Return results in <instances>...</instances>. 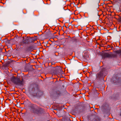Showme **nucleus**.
<instances>
[{"mask_svg":"<svg viewBox=\"0 0 121 121\" xmlns=\"http://www.w3.org/2000/svg\"><path fill=\"white\" fill-rule=\"evenodd\" d=\"M33 50L32 48L31 47H29L28 48L26 49L27 52H29L30 51H31Z\"/></svg>","mask_w":121,"mask_h":121,"instance_id":"obj_7","label":"nucleus"},{"mask_svg":"<svg viewBox=\"0 0 121 121\" xmlns=\"http://www.w3.org/2000/svg\"><path fill=\"white\" fill-rule=\"evenodd\" d=\"M115 52L117 54L120 55H121V49L116 51H115Z\"/></svg>","mask_w":121,"mask_h":121,"instance_id":"obj_6","label":"nucleus"},{"mask_svg":"<svg viewBox=\"0 0 121 121\" xmlns=\"http://www.w3.org/2000/svg\"><path fill=\"white\" fill-rule=\"evenodd\" d=\"M11 81L13 83L17 85H22L23 83L22 79L21 80L19 78L12 76L11 79Z\"/></svg>","mask_w":121,"mask_h":121,"instance_id":"obj_2","label":"nucleus"},{"mask_svg":"<svg viewBox=\"0 0 121 121\" xmlns=\"http://www.w3.org/2000/svg\"><path fill=\"white\" fill-rule=\"evenodd\" d=\"M59 69L57 67H52L51 68V71L54 74H57L58 73Z\"/></svg>","mask_w":121,"mask_h":121,"instance_id":"obj_4","label":"nucleus"},{"mask_svg":"<svg viewBox=\"0 0 121 121\" xmlns=\"http://www.w3.org/2000/svg\"><path fill=\"white\" fill-rule=\"evenodd\" d=\"M120 116H121V113L120 114Z\"/></svg>","mask_w":121,"mask_h":121,"instance_id":"obj_10","label":"nucleus"},{"mask_svg":"<svg viewBox=\"0 0 121 121\" xmlns=\"http://www.w3.org/2000/svg\"><path fill=\"white\" fill-rule=\"evenodd\" d=\"M30 39L28 38H26L25 39V41L24 42L25 43H29L30 42Z\"/></svg>","mask_w":121,"mask_h":121,"instance_id":"obj_5","label":"nucleus"},{"mask_svg":"<svg viewBox=\"0 0 121 121\" xmlns=\"http://www.w3.org/2000/svg\"><path fill=\"white\" fill-rule=\"evenodd\" d=\"M36 95H37V96H38V95H37V94Z\"/></svg>","mask_w":121,"mask_h":121,"instance_id":"obj_12","label":"nucleus"},{"mask_svg":"<svg viewBox=\"0 0 121 121\" xmlns=\"http://www.w3.org/2000/svg\"><path fill=\"white\" fill-rule=\"evenodd\" d=\"M117 55L116 54H112L111 53L110 54L106 53L103 54L102 55V57H103L104 58H112L116 57H117Z\"/></svg>","mask_w":121,"mask_h":121,"instance_id":"obj_3","label":"nucleus"},{"mask_svg":"<svg viewBox=\"0 0 121 121\" xmlns=\"http://www.w3.org/2000/svg\"><path fill=\"white\" fill-rule=\"evenodd\" d=\"M30 108L32 109V112L34 113L39 114L43 112V109L38 107L35 105L32 104L30 106Z\"/></svg>","mask_w":121,"mask_h":121,"instance_id":"obj_1","label":"nucleus"},{"mask_svg":"<svg viewBox=\"0 0 121 121\" xmlns=\"http://www.w3.org/2000/svg\"><path fill=\"white\" fill-rule=\"evenodd\" d=\"M120 12H121V9L120 10Z\"/></svg>","mask_w":121,"mask_h":121,"instance_id":"obj_9","label":"nucleus"},{"mask_svg":"<svg viewBox=\"0 0 121 121\" xmlns=\"http://www.w3.org/2000/svg\"><path fill=\"white\" fill-rule=\"evenodd\" d=\"M40 93V92H38V93Z\"/></svg>","mask_w":121,"mask_h":121,"instance_id":"obj_11","label":"nucleus"},{"mask_svg":"<svg viewBox=\"0 0 121 121\" xmlns=\"http://www.w3.org/2000/svg\"><path fill=\"white\" fill-rule=\"evenodd\" d=\"M117 20L119 22H121V17H119L118 18Z\"/></svg>","mask_w":121,"mask_h":121,"instance_id":"obj_8","label":"nucleus"}]
</instances>
